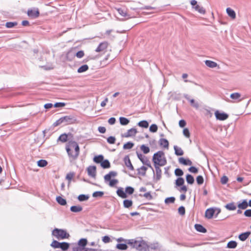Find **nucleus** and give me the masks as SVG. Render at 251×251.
Segmentation results:
<instances>
[{
    "label": "nucleus",
    "instance_id": "nucleus-1",
    "mask_svg": "<svg viewBox=\"0 0 251 251\" xmlns=\"http://www.w3.org/2000/svg\"><path fill=\"white\" fill-rule=\"evenodd\" d=\"M128 241V245L138 251H147L149 249V246L142 238L139 240L129 239Z\"/></svg>",
    "mask_w": 251,
    "mask_h": 251
},
{
    "label": "nucleus",
    "instance_id": "nucleus-2",
    "mask_svg": "<svg viewBox=\"0 0 251 251\" xmlns=\"http://www.w3.org/2000/svg\"><path fill=\"white\" fill-rule=\"evenodd\" d=\"M152 161L154 166H163L167 163L164 153L162 151H158L154 154Z\"/></svg>",
    "mask_w": 251,
    "mask_h": 251
},
{
    "label": "nucleus",
    "instance_id": "nucleus-3",
    "mask_svg": "<svg viewBox=\"0 0 251 251\" xmlns=\"http://www.w3.org/2000/svg\"><path fill=\"white\" fill-rule=\"evenodd\" d=\"M66 149L68 155L73 159L76 158L79 155V147L75 142L71 143Z\"/></svg>",
    "mask_w": 251,
    "mask_h": 251
},
{
    "label": "nucleus",
    "instance_id": "nucleus-4",
    "mask_svg": "<svg viewBox=\"0 0 251 251\" xmlns=\"http://www.w3.org/2000/svg\"><path fill=\"white\" fill-rule=\"evenodd\" d=\"M117 176V173L115 171H110L104 176V179L105 182L109 181V185L110 187H114L118 183V180L116 179H111V177H115Z\"/></svg>",
    "mask_w": 251,
    "mask_h": 251
},
{
    "label": "nucleus",
    "instance_id": "nucleus-5",
    "mask_svg": "<svg viewBox=\"0 0 251 251\" xmlns=\"http://www.w3.org/2000/svg\"><path fill=\"white\" fill-rule=\"evenodd\" d=\"M52 234L58 239L68 238L70 236L66 230L62 229L55 228L52 231Z\"/></svg>",
    "mask_w": 251,
    "mask_h": 251
},
{
    "label": "nucleus",
    "instance_id": "nucleus-6",
    "mask_svg": "<svg viewBox=\"0 0 251 251\" xmlns=\"http://www.w3.org/2000/svg\"><path fill=\"white\" fill-rule=\"evenodd\" d=\"M191 4L193 6L195 10L198 11L201 14H204L205 13V9L200 5L197 4V1L195 0H192L190 2Z\"/></svg>",
    "mask_w": 251,
    "mask_h": 251
},
{
    "label": "nucleus",
    "instance_id": "nucleus-7",
    "mask_svg": "<svg viewBox=\"0 0 251 251\" xmlns=\"http://www.w3.org/2000/svg\"><path fill=\"white\" fill-rule=\"evenodd\" d=\"M216 119L220 121H224L228 117V115L225 112H220L218 110H216L215 112Z\"/></svg>",
    "mask_w": 251,
    "mask_h": 251
},
{
    "label": "nucleus",
    "instance_id": "nucleus-8",
    "mask_svg": "<svg viewBox=\"0 0 251 251\" xmlns=\"http://www.w3.org/2000/svg\"><path fill=\"white\" fill-rule=\"evenodd\" d=\"M137 155L138 158L140 160V161L144 164L147 165V166L151 168L152 170V168L151 165L150 161L147 159V158L142 155L141 153H138L137 152Z\"/></svg>",
    "mask_w": 251,
    "mask_h": 251
},
{
    "label": "nucleus",
    "instance_id": "nucleus-9",
    "mask_svg": "<svg viewBox=\"0 0 251 251\" xmlns=\"http://www.w3.org/2000/svg\"><path fill=\"white\" fill-rule=\"evenodd\" d=\"M61 118L62 123H64L66 125L73 124L75 121L74 118L71 116H66Z\"/></svg>",
    "mask_w": 251,
    "mask_h": 251
},
{
    "label": "nucleus",
    "instance_id": "nucleus-10",
    "mask_svg": "<svg viewBox=\"0 0 251 251\" xmlns=\"http://www.w3.org/2000/svg\"><path fill=\"white\" fill-rule=\"evenodd\" d=\"M88 175L92 177H95L96 176V167L95 166H90L87 169Z\"/></svg>",
    "mask_w": 251,
    "mask_h": 251
},
{
    "label": "nucleus",
    "instance_id": "nucleus-11",
    "mask_svg": "<svg viewBox=\"0 0 251 251\" xmlns=\"http://www.w3.org/2000/svg\"><path fill=\"white\" fill-rule=\"evenodd\" d=\"M137 129L135 128H132L127 130V131L123 135H122L123 137H129L131 136H134L137 133Z\"/></svg>",
    "mask_w": 251,
    "mask_h": 251
},
{
    "label": "nucleus",
    "instance_id": "nucleus-12",
    "mask_svg": "<svg viewBox=\"0 0 251 251\" xmlns=\"http://www.w3.org/2000/svg\"><path fill=\"white\" fill-rule=\"evenodd\" d=\"M124 161L125 165L128 168V169L131 171L134 170V167L131 164V161L128 155H126L124 158Z\"/></svg>",
    "mask_w": 251,
    "mask_h": 251
},
{
    "label": "nucleus",
    "instance_id": "nucleus-13",
    "mask_svg": "<svg viewBox=\"0 0 251 251\" xmlns=\"http://www.w3.org/2000/svg\"><path fill=\"white\" fill-rule=\"evenodd\" d=\"M108 47V43L107 42H103L99 44L95 51L96 52H101L106 50Z\"/></svg>",
    "mask_w": 251,
    "mask_h": 251
},
{
    "label": "nucleus",
    "instance_id": "nucleus-14",
    "mask_svg": "<svg viewBox=\"0 0 251 251\" xmlns=\"http://www.w3.org/2000/svg\"><path fill=\"white\" fill-rule=\"evenodd\" d=\"M27 14L28 16H39L40 12L38 8L33 7L28 9Z\"/></svg>",
    "mask_w": 251,
    "mask_h": 251
},
{
    "label": "nucleus",
    "instance_id": "nucleus-15",
    "mask_svg": "<svg viewBox=\"0 0 251 251\" xmlns=\"http://www.w3.org/2000/svg\"><path fill=\"white\" fill-rule=\"evenodd\" d=\"M178 162L180 164L184 165H191L192 164V161L189 159H185L183 157H180L178 158Z\"/></svg>",
    "mask_w": 251,
    "mask_h": 251
},
{
    "label": "nucleus",
    "instance_id": "nucleus-16",
    "mask_svg": "<svg viewBox=\"0 0 251 251\" xmlns=\"http://www.w3.org/2000/svg\"><path fill=\"white\" fill-rule=\"evenodd\" d=\"M214 213L215 210L213 208H211L207 209L205 211V216L208 219H211L213 217Z\"/></svg>",
    "mask_w": 251,
    "mask_h": 251
},
{
    "label": "nucleus",
    "instance_id": "nucleus-17",
    "mask_svg": "<svg viewBox=\"0 0 251 251\" xmlns=\"http://www.w3.org/2000/svg\"><path fill=\"white\" fill-rule=\"evenodd\" d=\"M184 98L189 100L190 102L191 106L195 107V108H198L199 107V104L198 102H195L194 99H190L188 95H186L184 96Z\"/></svg>",
    "mask_w": 251,
    "mask_h": 251
},
{
    "label": "nucleus",
    "instance_id": "nucleus-18",
    "mask_svg": "<svg viewBox=\"0 0 251 251\" xmlns=\"http://www.w3.org/2000/svg\"><path fill=\"white\" fill-rule=\"evenodd\" d=\"M75 56V53L72 51H68L65 55V60L68 61H72Z\"/></svg>",
    "mask_w": 251,
    "mask_h": 251
},
{
    "label": "nucleus",
    "instance_id": "nucleus-19",
    "mask_svg": "<svg viewBox=\"0 0 251 251\" xmlns=\"http://www.w3.org/2000/svg\"><path fill=\"white\" fill-rule=\"evenodd\" d=\"M174 149L175 150V153L176 155L181 156L184 154V151L181 148L178 147L177 146H174Z\"/></svg>",
    "mask_w": 251,
    "mask_h": 251
},
{
    "label": "nucleus",
    "instance_id": "nucleus-20",
    "mask_svg": "<svg viewBox=\"0 0 251 251\" xmlns=\"http://www.w3.org/2000/svg\"><path fill=\"white\" fill-rule=\"evenodd\" d=\"M156 171L155 180L156 181L159 180L161 177L162 171L159 166H154Z\"/></svg>",
    "mask_w": 251,
    "mask_h": 251
},
{
    "label": "nucleus",
    "instance_id": "nucleus-21",
    "mask_svg": "<svg viewBox=\"0 0 251 251\" xmlns=\"http://www.w3.org/2000/svg\"><path fill=\"white\" fill-rule=\"evenodd\" d=\"M159 144L160 146L168 149L169 147L168 141L164 138H161L159 141Z\"/></svg>",
    "mask_w": 251,
    "mask_h": 251
},
{
    "label": "nucleus",
    "instance_id": "nucleus-22",
    "mask_svg": "<svg viewBox=\"0 0 251 251\" xmlns=\"http://www.w3.org/2000/svg\"><path fill=\"white\" fill-rule=\"evenodd\" d=\"M117 195L121 198L125 199L127 198V195L122 188L118 189L117 191Z\"/></svg>",
    "mask_w": 251,
    "mask_h": 251
},
{
    "label": "nucleus",
    "instance_id": "nucleus-23",
    "mask_svg": "<svg viewBox=\"0 0 251 251\" xmlns=\"http://www.w3.org/2000/svg\"><path fill=\"white\" fill-rule=\"evenodd\" d=\"M195 227L196 230L200 232L206 233L207 231L206 229L202 225L200 224H196L195 225Z\"/></svg>",
    "mask_w": 251,
    "mask_h": 251
},
{
    "label": "nucleus",
    "instance_id": "nucleus-24",
    "mask_svg": "<svg viewBox=\"0 0 251 251\" xmlns=\"http://www.w3.org/2000/svg\"><path fill=\"white\" fill-rule=\"evenodd\" d=\"M251 232L249 231L242 233L239 235V238L241 241H244L248 238Z\"/></svg>",
    "mask_w": 251,
    "mask_h": 251
},
{
    "label": "nucleus",
    "instance_id": "nucleus-25",
    "mask_svg": "<svg viewBox=\"0 0 251 251\" xmlns=\"http://www.w3.org/2000/svg\"><path fill=\"white\" fill-rule=\"evenodd\" d=\"M70 210L73 212H79L82 210V207L80 205H74L71 207Z\"/></svg>",
    "mask_w": 251,
    "mask_h": 251
},
{
    "label": "nucleus",
    "instance_id": "nucleus-26",
    "mask_svg": "<svg viewBox=\"0 0 251 251\" xmlns=\"http://www.w3.org/2000/svg\"><path fill=\"white\" fill-rule=\"evenodd\" d=\"M57 202L61 205H65L67 204V202L65 199H63L61 196H58L56 198Z\"/></svg>",
    "mask_w": 251,
    "mask_h": 251
},
{
    "label": "nucleus",
    "instance_id": "nucleus-27",
    "mask_svg": "<svg viewBox=\"0 0 251 251\" xmlns=\"http://www.w3.org/2000/svg\"><path fill=\"white\" fill-rule=\"evenodd\" d=\"M205 63L207 66L211 68H215L217 66V63L211 60H206Z\"/></svg>",
    "mask_w": 251,
    "mask_h": 251
},
{
    "label": "nucleus",
    "instance_id": "nucleus-28",
    "mask_svg": "<svg viewBox=\"0 0 251 251\" xmlns=\"http://www.w3.org/2000/svg\"><path fill=\"white\" fill-rule=\"evenodd\" d=\"M133 204V202L131 200H125L123 201V205L125 208H129Z\"/></svg>",
    "mask_w": 251,
    "mask_h": 251
},
{
    "label": "nucleus",
    "instance_id": "nucleus-29",
    "mask_svg": "<svg viewBox=\"0 0 251 251\" xmlns=\"http://www.w3.org/2000/svg\"><path fill=\"white\" fill-rule=\"evenodd\" d=\"M147 168L145 166H142L137 169L138 174L142 176H145L146 174Z\"/></svg>",
    "mask_w": 251,
    "mask_h": 251
},
{
    "label": "nucleus",
    "instance_id": "nucleus-30",
    "mask_svg": "<svg viewBox=\"0 0 251 251\" xmlns=\"http://www.w3.org/2000/svg\"><path fill=\"white\" fill-rule=\"evenodd\" d=\"M241 95L239 93H234L230 94V98L233 100H239V101H241L242 99H240Z\"/></svg>",
    "mask_w": 251,
    "mask_h": 251
},
{
    "label": "nucleus",
    "instance_id": "nucleus-31",
    "mask_svg": "<svg viewBox=\"0 0 251 251\" xmlns=\"http://www.w3.org/2000/svg\"><path fill=\"white\" fill-rule=\"evenodd\" d=\"M100 165L103 169H108L110 167V163L108 160H103Z\"/></svg>",
    "mask_w": 251,
    "mask_h": 251
},
{
    "label": "nucleus",
    "instance_id": "nucleus-32",
    "mask_svg": "<svg viewBox=\"0 0 251 251\" xmlns=\"http://www.w3.org/2000/svg\"><path fill=\"white\" fill-rule=\"evenodd\" d=\"M237 246V243L235 241H230L228 242L226 247L229 249H235Z\"/></svg>",
    "mask_w": 251,
    "mask_h": 251
},
{
    "label": "nucleus",
    "instance_id": "nucleus-33",
    "mask_svg": "<svg viewBox=\"0 0 251 251\" xmlns=\"http://www.w3.org/2000/svg\"><path fill=\"white\" fill-rule=\"evenodd\" d=\"M69 248V244L67 242L60 243L59 248L61 249L63 251L68 249Z\"/></svg>",
    "mask_w": 251,
    "mask_h": 251
},
{
    "label": "nucleus",
    "instance_id": "nucleus-34",
    "mask_svg": "<svg viewBox=\"0 0 251 251\" xmlns=\"http://www.w3.org/2000/svg\"><path fill=\"white\" fill-rule=\"evenodd\" d=\"M248 206V203L246 200H244L242 202L239 203L238 205V207L239 208L241 209H246Z\"/></svg>",
    "mask_w": 251,
    "mask_h": 251
},
{
    "label": "nucleus",
    "instance_id": "nucleus-35",
    "mask_svg": "<svg viewBox=\"0 0 251 251\" xmlns=\"http://www.w3.org/2000/svg\"><path fill=\"white\" fill-rule=\"evenodd\" d=\"M137 125L138 126L144 128H147L149 126V123L146 120H143L139 122Z\"/></svg>",
    "mask_w": 251,
    "mask_h": 251
},
{
    "label": "nucleus",
    "instance_id": "nucleus-36",
    "mask_svg": "<svg viewBox=\"0 0 251 251\" xmlns=\"http://www.w3.org/2000/svg\"><path fill=\"white\" fill-rule=\"evenodd\" d=\"M186 181L190 184H192L194 182V178L193 176L189 174H188L186 177Z\"/></svg>",
    "mask_w": 251,
    "mask_h": 251
},
{
    "label": "nucleus",
    "instance_id": "nucleus-37",
    "mask_svg": "<svg viewBox=\"0 0 251 251\" xmlns=\"http://www.w3.org/2000/svg\"><path fill=\"white\" fill-rule=\"evenodd\" d=\"M225 207L229 210H234L236 209V205L233 202L227 204Z\"/></svg>",
    "mask_w": 251,
    "mask_h": 251
},
{
    "label": "nucleus",
    "instance_id": "nucleus-38",
    "mask_svg": "<svg viewBox=\"0 0 251 251\" xmlns=\"http://www.w3.org/2000/svg\"><path fill=\"white\" fill-rule=\"evenodd\" d=\"M103 160V156L102 155H99L94 158V161L97 163H101Z\"/></svg>",
    "mask_w": 251,
    "mask_h": 251
},
{
    "label": "nucleus",
    "instance_id": "nucleus-39",
    "mask_svg": "<svg viewBox=\"0 0 251 251\" xmlns=\"http://www.w3.org/2000/svg\"><path fill=\"white\" fill-rule=\"evenodd\" d=\"M89 67L87 65H83L78 69L77 72L79 73H83L87 71Z\"/></svg>",
    "mask_w": 251,
    "mask_h": 251
},
{
    "label": "nucleus",
    "instance_id": "nucleus-40",
    "mask_svg": "<svg viewBox=\"0 0 251 251\" xmlns=\"http://www.w3.org/2000/svg\"><path fill=\"white\" fill-rule=\"evenodd\" d=\"M116 248L121 250H126L127 249L128 247L126 245V243H125V244H118L116 245Z\"/></svg>",
    "mask_w": 251,
    "mask_h": 251
},
{
    "label": "nucleus",
    "instance_id": "nucleus-41",
    "mask_svg": "<svg viewBox=\"0 0 251 251\" xmlns=\"http://www.w3.org/2000/svg\"><path fill=\"white\" fill-rule=\"evenodd\" d=\"M119 120L120 124L124 126L127 125L129 123V120L125 117H120Z\"/></svg>",
    "mask_w": 251,
    "mask_h": 251
},
{
    "label": "nucleus",
    "instance_id": "nucleus-42",
    "mask_svg": "<svg viewBox=\"0 0 251 251\" xmlns=\"http://www.w3.org/2000/svg\"><path fill=\"white\" fill-rule=\"evenodd\" d=\"M48 162L46 160L41 159L37 162V165L39 167H44L47 165Z\"/></svg>",
    "mask_w": 251,
    "mask_h": 251
},
{
    "label": "nucleus",
    "instance_id": "nucleus-43",
    "mask_svg": "<svg viewBox=\"0 0 251 251\" xmlns=\"http://www.w3.org/2000/svg\"><path fill=\"white\" fill-rule=\"evenodd\" d=\"M104 195V193L102 191H96L92 194V196L94 198H101Z\"/></svg>",
    "mask_w": 251,
    "mask_h": 251
},
{
    "label": "nucleus",
    "instance_id": "nucleus-44",
    "mask_svg": "<svg viewBox=\"0 0 251 251\" xmlns=\"http://www.w3.org/2000/svg\"><path fill=\"white\" fill-rule=\"evenodd\" d=\"M184 183V180L182 177H178L176 180V184L177 186H182Z\"/></svg>",
    "mask_w": 251,
    "mask_h": 251
},
{
    "label": "nucleus",
    "instance_id": "nucleus-45",
    "mask_svg": "<svg viewBox=\"0 0 251 251\" xmlns=\"http://www.w3.org/2000/svg\"><path fill=\"white\" fill-rule=\"evenodd\" d=\"M89 197L88 195L81 194L78 196V200L80 201H83L88 200Z\"/></svg>",
    "mask_w": 251,
    "mask_h": 251
},
{
    "label": "nucleus",
    "instance_id": "nucleus-46",
    "mask_svg": "<svg viewBox=\"0 0 251 251\" xmlns=\"http://www.w3.org/2000/svg\"><path fill=\"white\" fill-rule=\"evenodd\" d=\"M87 244V240L86 239L82 238L79 240L78 243V245L79 246L84 247H85Z\"/></svg>",
    "mask_w": 251,
    "mask_h": 251
},
{
    "label": "nucleus",
    "instance_id": "nucleus-47",
    "mask_svg": "<svg viewBox=\"0 0 251 251\" xmlns=\"http://www.w3.org/2000/svg\"><path fill=\"white\" fill-rule=\"evenodd\" d=\"M134 146V144L132 142H128L124 145L123 149L125 150L130 149Z\"/></svg>",
    "mask_w": 251,
    "mask_h": 251
},
{
    "label": "nucleus",
    "instance_id": "nucleus-48",
    "mask_svg": "<svg viewBox=\"0 0 251 251\" xmlns=\"http://www.w3.org/2000/svg\"><path fill=\"white\" fill-rule=\"evenodd\" d=\"M139 196L140 197H144L148 200H151L152 199V196L150 192H148L147 193H145L144 195L139 194Z\"/></svg>",
    "mask_w": 251,
    "mask_h": 251
},
{
    "label": "nucleus",
    "instance_id": "nucleus-49",
    "mask_svg": "<svg viewBox=\"0 0 251 251\" xmlns=\"http://www.w3.org/2000/svg\"><path fill=\"white\" fill-rule=\"evenodd\" d=\"M141 150L145 153L147 154L150 152V148L145 146V145H142L140 147Z\"/></svg>",
    "mask_w": 251,
    "mask_h": 251
},
{
    "label": "nucleus",
    "instance_id": "nucleus-50",
    "mask_svg": "<svg viewBox=\"0 0 251 251\" xmlns=\"http://www.w3.org/2000/svg\"><path fill=\"white\" fill-rule=\"evenodd\" d=\"M134 189L131 186H127L126 188L125 192L126 194L131 195L133 193Z\"/></svg>",
    "mask_w": 251,
    "mask_h": 251
},
{
    "label": "nucleus",
    "instance_id": "nucleus-51",
    "mask_svg": "<svg viewBox=\"0 0 251 251\" xmlns=\"http://www.w3.org/2000/svg\"><path fill=\"white\" fill-rule=\"evenodd\" d=\"M75 173L74 172H70L67 174L66 176V179L69 180V183L71 182V180L73 178V177L75 176Z\"/></svg>",
    "mask_w": 251,
    "mask_h": 251
},
{
    "label": "nucleus",
    "instance_id": "nucleus-52",
    "mask_svg": "<svg viewBox=\"0 0 251 251\" xmlns=\"http://www.w3.org/2000/svg\"><path fill=\"white\" fill-rule=\"evenodd\" d=\"M175 198L174 197H169L165 199V202L166 204L173 203L175 202Z\"/></svg>",
    "mask_w": 251,
    "mask_h": 251
},
{
    "label": "nucleus",
    "instance_id": "nucleus-53",
    "mask_svg": "<svg viewBox=\"0 0 251 251\" xmlns=\"http://www.w3.org/2000/svg\"><path fill=\"white\" fill-rule=\"evenodd\" d=\"M17 23L16 22H7L5 24V26L7 28H12L14 27V26H16L17 25Z\"/></svg>",
    "mask_w": 251,
    "mask_h": 251
},
{
    "label": "nucleus",
    "instance_id": "nucleus-54",
    "mask_svg": "<svg viewBox=\"0 0 251 251\" xmlns=\"http://www.w3.org/2000/svg\"><path fill=\"white\" fill-rule=\"evenodd\" d=\"M68 136L66 134H61L58 138V140H60L62 142H65L67 141Z\"/></svg>",
    "mask_w": 251,
    "mask_h": 251
},
{
    "label": "nucleus",
    "instance_id": "nucleus-55",
    "mask_svg": "<svg viewBox=\"0 0 251 251\" xmlns=\"http://www.w3.org/2000/svg\"><path fill=\"white\" fill-rule=\"evenodd\" d=\"M157 129L158 127L155 124H152L150 127V131L151 132H156Z\"/></svg>",
    "mask_w": 251,
    "mask_h": 251
},
{
    "label": "nucleus",
    "instance_id": "nucleus-56",
    "mask_svg": "<svg viewBox=\"0 0 251 251\" xmlns=\"http://www.w3.org/2000/svg\"><path fill=\"white\" fill-rule=\"evenodd\" d=\"M175 174L176 176H182L183 175V172L179 168H177L175 171Z\"/></svg>",
    "mask_w": 251,
    "mask_h": 251
},
{
    "label": "nucleus",
    "instance_id": "nucleus-57",
    "mask_svg": "<svg viewBox=\"0 0 251 251\" xmlns=\"http://www.w3.org/2000/svg\"><path fill=\"white\" fill-rule=\"evenodd\" d=\"M196 181L199 185H201L203 183V178L201 176H199L196 178Z\"/></svg>",
    "mask_w": 251,
    "mask_h": 251
},
{
    "label": "nucleus",
    "instance_id": "nucleus-58",
    "mask_svg": "<svg viewBox=\"0 0 251 251\" xmlns=\"http://www.w3.org/2000/svg\"><path fill=\"white\" fill-rule=\"evenodd\" d=\"M60 243L56 240H53L51 244V246L55 249L59 248Z\"/></svg>",
    "mask_w": 251,
    "mask_h": 251
},
{
    "label": "nucleus",
    "instance_id": "nucleus-59",
    "mask_svg": "<svg viewBox=\"0 0 251 251\" xmlns=\"http://www.w3.org/2000/svg\"><path fill=\"white\" fill-rule=\"evenodd\" d=\"M178 213L181 215H184L185 213V207L183 206H180L178 209Z\"/></svg>",
    "mask_w": 251,
    "mask_h": 251
},
{
    "label": "nucleus",
    "instance_id": "nucleus-60",
    "mask_svg": "<svg viewBox=\"0 0 251 251\" xmlns=\"http://www.w3.org/2000/svg\"><path fill=\"white\" fill-rule=\"evenodd\" d=\"M116 139L113 136H110L107 139V141L110 144H113L115 143Z\"/></svg>",
    "mask_w": 251,
    "mask_h": 251
},
{
    "label": "nucleus",
    "instance_id": "nucleus-61",
    "mask_svg": "<svg viewBox=\"0 0 251 251\" xmlns=\"http://www.w3.org/2000/svg\"><path fill=\"white\" fill-rule=\"evenodd\" d=\"M226 12L228 16H235L236 14L234 10L231 9L230 8H226Z\"/></svg>",
    "mask_w": 251,
    "mask_h": 251
},
{
    "label": "nucleus",
    "instance_id": "nucleus-62",
    "mask_svg": "<svg viewBox=\"0 0 251 251\" xmlns=\"http://www.w3.org/2000/svg\"><path fill=\"white\" fill-rule=\"evenodd\" d=\"M84 55V52L83 50L78 51L75 54V56H76L78 58H81L83 57Z\"/></svg>",
    "mask_w": 251,
    "mask_h": 251
},
{
    "label": "nucleus",
    "instance_id": "nucleus-63",
    "mask_svg": "<svg viewBox=\"0 0 251 251\" xmlns=\"http://www.w3.org/2000/svg\"><path fill=\"white\" fill-rule=\"evenodd\" d=\"M228 180V177L226 176H224L221 178V182L223 184H226L227 183Z\"/></svg>",
    "mask_w": 251,
    "mask_h": 251
},
{
    "label": "nucleus",
    "instance_id": "nucleus-64",
    "mask_svg": "<svg viewBox=\"0 0 251 251\" xmlns=\"http://www.w3.org/2000/svg\"><path fill=\"white\" fill-rule=\"evenodd\" d=\"M183 133L184 135L187 138H189L190 136L189 129L187 128H185L183 129Z\"/></svg>",
    "mask_w": 251,
    "mask_h": 251
}]
</instances>
